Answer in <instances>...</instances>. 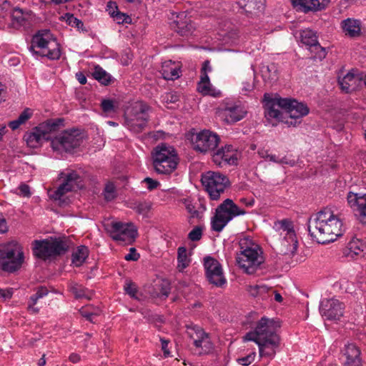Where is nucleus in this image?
<instances>
[{
	"instance_id": "nucleus-1",
	"label": "nucleus",
	"mask_w": 366,
	"mask_h": 366,
	"mask_svg": "<svg viewBox=\"0 0 366 366\" xmlns=\"http://www.w3.org/2000/svg\"><path fill=\"white\" fill-rule=\"evenodd\" d=\"M280 327L279 321L262 317L257 322L254 330L247 332L244 340L253 341L257 344L260 357L272 360L280 345V337L277 334Z\"/></svg>"
},
{
	"instance_id": "nucleus-2",
	"label": "nucleus",
	"mask_w": 366,
	"mask_h": 366,
	"mask_svg": "<svg viewBox=\"0 0 366 366\" xmlns=\"http://www.w3.org/2000/svg\"><path fill=\"white\" fill-rule=\"evenodd\" d=\"M308 231L313 239L324 244L342 236L345 228L342 220L332 210L325 209L310 218Z\"/></svg>"
},
{
	"instance_id": "nucleus-3",
	"label": "nucleus",
	"mask_w": 366,
	"mask_h": 366,
	"mask_svg": "<svg viewBox=\"0 0 366 366\" xmlns=\"http://www.w3.org/2000/svg\"><path fill=\"white\" fill-rule=\"evenodd\" d=\"M239 245L236 257L238 266L245 273L254 274L264 262L261 249L249 237L242 238Z\"/></svg>"
},
{
	"instance_id": "nucleus-4",
	"label": "nucleus",
	"mask_w": 366,
	"mask_h": 366,
	"mask_svg": "<svg viewBox=\"0 0 366 366\" xmlns=\"http://www.w3.org/2000/svg\"><path fill=\"white\" fill-rule=\"evenodd\" d=\"M30 50L51 60L59 59L61 56L59 44L49 29L39 30L33 36Z\"/></svg>"
},
{
	"instance_id": "nucleus-5",
	"label": "nucleus",
	"mask_w": 366,
	"mask_h": 366,
	"mask_svg": "<svg viewBox=\"0 0 366 366\" xmlns=\"http://www.w3.org/2000/svg\"><path fill=\"white\" fill-rule=\"evenodd\" d=\"M152 164L155 172L160 174H170L179 163L176 149L170 145L160 144L152 152Z\"/></svg>"
},
{
	"instance_id": "nucleus-6",
	"label": "nucleus",
	"mask_w": 366,
	"mask_h": 366,
	"mask_svg": "<svg viewBox=\"0 0 366 366\" xmlns=\"http://www.w3.org/2000/svg\"><path fill=\"white\" fill-rule=\"evenodd\" d=\"M22 247L16 241L0 244V268L8 272L19 269L24 262Z\"/></svg>"
},
{
	"instance_id": "nucleus-7",
	"label": "nucleus",
	"mask_w": 366,
	"mask_h": 366,
	"mask_svg": "<svg viewBox=\"0 0 366 366\" xmlns=\"http://www.w3.org/2000/svg\"><path fill=\"white\" fill-rule=\"evenodd\" d=\"M245 213L232 199H226L215 209V214L211 219L212 229L219 232L232 219Z\"/></svg>"
},
{
	"instance_id": "nucleus-8",
	"label": "nucleus",
	"mask_w": 366,
	"mask_h": 366,
	"mask_svg": "<svg viewBox=\"0 0 366 366\" xmlns=\"http://www.w3.org/2000/svg\"><path fill=\"white\" fill-rule=\"evenodd\" d=\"M149 107L142 102L132 104L125 114V124L134 133H140L147 126Z\"/></svg>"
},
{
	"instance_id": "nucleus-9",
	"label": "nucleus",
	"mask_w": 366,
	"mask_h": 366,
	"mask_svg": "<svg viewBox=\"0 0 366 366\" xmlns=\"http://www.w3.org/2000/svg\"><path fill=\"white\" fill-rule=\"evenodd\" d=\"M84 141V134L79 129L65 130L51 140L54 151L72 152L80 147Z\"/></svg>"
},
{
	"instance_id": "nucleus-10",
	"label": "nucleus",
	"mask_w": 366,
	"mask_h": 366,
	"mask_svg": "<svg viewBox=\"0 0 366 366\" xmlns=\"http://www.w3.org/2000/svg\"><path fill=\"white\" fill-rule=\"evenodd\" d=\"M201 181L212 200H218L230 184L226 175L213 171L204 173L202 175Z\"/></svg>"
},
{
	"instance_id": "nucleus-11",
	"label": "nucleus",
	"mask_w": 366,
	"mask_h": 366,
	"mask_svg": "<svg viewBox=\"0 0 366 366\" xmlns=\"http://www.w3.org/2000/svg\"><path fill=\"white\" fill-rule=\"evenodd\" d=\"M33 244L34 254L44 259L63 254L69 247L66 240L56 238L35 240Z\"/></svg>"
},
{
	"instance_id": "nucleus-12",
	"label": "nucleus",
	"mask_w": 366,
	"mask_h": 366,
	"mask_svg": "<svg viewBox=\"0 0 366 366\" xmlns=\"http://www.w3.org/2000/svg\"><path fill=\"white\" fill-rule=\"evenodd\" d=\"M61 123V119L47 120L40 124L38 127L25 135L24 138L27 144L33 148L39 147L44 142L48 141L51 138V132L57 129Z\"/></svg>"
},
{
	"instance_id": "nucleus-13",
	"label": "nucleus",
	"mask_w": 366,
	"mask_h": 366,
	"mask_svg": "<svg viewBox=\"0 0 366 366\" xmlns=\"http://www.w3.org/2000/svg\"><path fill=\"white\" fill-rule=\"evenodd\" d=\"M278 104L285 110V115L288 116L290 120L287 119L285 123L289 126L296 127L302 122V117L309 114L310 109L307 106L292 99L279 98Z\"/></svg>"
},
{
	"instance_id": "nucleus-14",
	"label": "nucleus",
	"mask_w": 366,
	"mask_h": 366,
	"mask_svg": "<svg viewBox=\"0 0 366 366\" xmlns=\"http://www.w3.org/2000/svg\"><path fill=\"white\" fill-rule=\"evenodd\" d=\"M59 176V179H62V182L51 194V197L55 200H61L66 193L78 189L81 187V177L74 170L67 169L61 172Z\"/></svg>"
},
{
	"instance_id": "nucleus-15",
	"label": "nucleus",
	"mask_w": 366,
	"mask_h": 366,
	"mask_svg": "<svg viewBox=\"0 0 366 366\" xmlns=\"http://www.w3.org/2000/svg\"><path fill=\"white\" fill-rule=\"evenodd\" d=\"M187 333L192 341V345L195 347L197 353H209L212 350L213 345L209 334L201 327L196 325H188Z\"/></svg>"
},
{
	"instance_id": "nucleus-16",
	"label": "nucleus",
	"mask_w": 366,
	"mask_h": 366,
	"mask_svg": "<svg viewBox=\"0 0 366 366\" xmlns=\"http://www.w3.org/2000/svg\"><path fill=\"white\" fill-rule=\"evenodd\" d=\"M247 113L246 108L239 102L229 99L224 100L219 109V117L227 124L240 121Z\"/></svg>"
},
{
	"instance_id": "nucleus-17",
	"label": "nucleus",
	"mask_w": 366,
	"mask_h": 366,
	"mask_svg": "<svg viewBox=\"0 0 366 366\" xmlns=\"http://www.w3.org/2000/svg\"><path fill=\"white\" fill-rule=\"evenodd\" d=\"M219 142V137L209 130H203L192 137V144L194 150L206 153L214 150Z\"/></svg>"
},
{
	"instance_id": "nucleus-18",
	"label": "nucleus",
	"mask_w": 366,
	"mask_h": 366,
	"mask_svg": "<svg viewBox=\"0 0 366 366\" xmlns=\"http://www.w3.org/2000/svg\"><path fill=\"white\" fill-rule=\"evenodd\" d=\"M110 232L114 240L125 244L132 242L137 236L136 227L132 223L112 222Z\"/></svg>"
},
{
	"instance_id": "nucleus-19",
	"label": "nucleus",
	"mask_w": 366,
	"mask_h": 366,
	"mask_svg": "<svg viewBox=\"0 0 366 366\" xmlns=\"http://www.w3.org/2000/svg\"><path fill=\"white\" fill-rule=\"evenodd\" d=\"M204 267L206 275L211 284L217 287H222L227 280L224 276L219 262L213 257H206L204 259Z\"/></svg>"
},
{
	"instance_id": "nucleus-20",
	"label": "nucleus",
	"mask_w": 366,
	"mask_h": 366,
	"mask_svg": "<svg viewBox=\"0 0 366 366\" xmlns=\"http://www.w3.org/2000/svg\"><path fill=\"white\" fill-rule=\"evenodd\" d=\"M273 228L284 237L285 240L290 247L289 251L294 253L298 245L296 234L293 228L292 222L288 219H282L274 223Z\"/></svg>"
},
{
	"instance_id": "nucleus-21",
	"label": "nucleus",
	"mask_w": 366,
	"mask_h": 366,
	"mask_svg": "<svg viewBox=\"0 0 366 366\" xmlns=\"http://www.w3.org/2000/svg\"><path fill=\"white\" fill-rule=\"evenodd\" d=\"M239 153L232 145H226L220 149H218L212 157L213 162L219 167L226 165H235L237 164Z\"/></svg>"
},
{
	"instance_id": "nucleus-22",
	"label": "nucleus",
	"mask_w": 366,
	"mask_h": 366,
	"mask_svg": "<svg viewBox=\"0 0 366 366\" xmlns=\"http://www.w3.org/2000/svg\"><path fill=\"white\" fill-rule=\"evenodd\" d=\"M347 199L357 219L361 222L366 223V194L350 192Z\"/></svg>"
},
{
	"instance_id": "nucleus-23",
	"label": "nucleus",
	"mask_w": 366,
	"mask_h": 366,
	"mask_svg": "<svg viewBox=\"0 0 366 366\" xmlns=\"http://www.w3.org/2000/svg\"><path fill=\"white\" fill-rule=\"evenodd\" d=\"M320 311L325 319L334 320L342 316L343 307L342 303L336 299H325L320 303Z\"/></svg>"
},
{
	"instance_id": "nucleus-24",
	"label": "nucleus",
	"mask_w": 366,
	"mask_h": 366,
	"mask_svg": "<svg viewBox=\"0 0 366 366\" xmlns=\"http://www.w3.org/2000/svg\"><path fill=\"white\" fill-rule=\"evenodd\" d=\"M364 75L357 70H351L342 78H339L340 88L346 93L352 92L358 89L362 84Z\"/></svg>"
},
{
	"instance_id": "nucleus-25",
	"label": "nucleus",
	"mask_w": 366,
	"mask_h": 366,
	"mask_svg": "<svg viewBox=\"0 0 366 366\" xmlns=\"http://www.w3.org/2000/svg\"><path fill=\"white\" fill-rule=\"evenodd\" d=\"M172 26L180 36L185 37L192 35L195 30L194 23L184 11L177 15Z\"/></svg>"
},
{
	"instance_id": "nucleus-26",
	"label": "nucleus",
	"mask_w": 366,
	"mask_h": 366,
	"mask_svg": "<svg viewBox=\"0 0 366 366\" xmlns=\"http://www.w3.org/2000/svg\"><path fill=\"white\" fill-rule=\"evenodd\" d=\"M342 362L343 366H361V352L354 343L345 345L342 350Z\"/></svg>"
},
{
	"instance_id": "nucleus-27",
	"label": "nucleus",
	"mask_w": 366,
	"mask_h": 366,
	"mask_svg": "<svg viewBox=\"0 0 366 366\" xmlns=\"http://www.w3.org/2000/svg\"><path fill=\"white\" fill-rule=\"evenodd\" d=\"M292 6L297 11L308 12L320 11L325 9L330 0H290Z\"/></svg>"
},
{
	"instance_id": "nucleus-28",
	"label": "nucleus",
	"mask_w": 366,
	"mask_h": 366,
	"mask_svg": "<svg viewBox=\"0 0 366 366\" xmlns=\"http://www.w3.org/2000/svg\"><path fill=\"white\" fill-rule=\"evenodd\" d=\"M163 78L166 80H174L180 76V65L179 62L171 60L162 63L160 71Z\"/></svg>"
},
{
	"instance_id": "nucleus-29",
	"label": "nucleus",
	"mask_w": 366,
	"mask_h": 366,
	"mask_svg": "<svg viewBox=\"0 0 366 366\" xmlns=\"http://www.w3.org/2000/svg\"><path fill=\"white\" fill-rule=\"evenodd\" d=\"M30 17L29 11L14 8L11 13V25L13 28L19 29L24 26Z\"/></svg>"
},
{
	"instance_id": "nucleus-30",
	"label": "nucleus",
	"mask_w": 366,
	"mask_h": 366,
	"mask_svg": "<svg viewBox=\"0 0 366 366\" xmlns=\"http://www.w3.org/2000/svg\"><path fill=\"white\" fill-rule=\"evenodd\" d=\"M366 254V242L352 238L347 244L346 254L349 257L364 256Z\"/></svg>"
},
{
	"instance_id": "nucleus-31",
	"label": "nucleus",
	"mask_w": 366,
	"mask_h": 366,
	"mask_svg": "<svg viewBox=\"0 0 366 366\" xmlns=\"http://www.w3.org/2000/svg\"><path fill=\"white\" fill-rule=\"evenodd\" d=\"M197 91L203 95H209L214 97H219L221 92L211 84L207 74L201 75V79L197 85Z\"/></svg>"
},
{
	"instance_id": "nucleus-32",
	"label": "nucleus",
	"mask_w": 366,
	"mask_h": 366,
	"mask_svg": "<svg viewBox=\"0 0 366 366\" xmlns=\"http://www.w3.org/2000/svg\"><path fill=\"white\" fill-rule=\"evenodd\" d=\"M279 98L274 99L269 102L265 105L264 115L267 120L276 119L277 121H283V113L280 110L282 109L278 104Z\"/></svg>"
},
{
	"instance_id": "nucleus-33",
	"label": "nucleus",
	"mask_w": 366,
	"mask_h": 366,
	"mask_svg": "<svg viewBox=\"0 0 366 366\" xmlns=\"http://www.w3.org/2000/svg\"><path fill=\"white\" fill-rule=\"evenodd\" d=\"M341 25L345 35L350 37L360 36L361 31V23L359 20L348 18L343 20Z\"/></svg>"
},
{
	"instance_id": "nucleus-34",
	"label": "nucleus",
	"mask_w": 366,
	"mask_h": 366,
	"mask_svg": "<svg viewBox=\"0 0 366 366\" xmlns=\"http://www.w3.org/2000/svg\"><path fill=\"white\" fill-rule=\"evenodd\" d=\"M89 255V249L86 247L81 245L74 249L71 254V263L75 267L81 266Z\"/></svg>"
},
{
	"instance_id": "nucleus-35",
	"label": "nucleus",
	"mask_w": 366,
	"mask_h": 366,
	"mask_svg": "<svg viewBox=\"0 0 366 366\" xmlns=\"http://www.w3.org/2000/svg\"><path fill=\"white\" fill-rule=\"evenodd\" d=\"M48 294V290L46 287H41L38 288L36 293L31 295L28 302V310L30 312L33 314H36L39 312V309L35 307V305L37 303V301L46 296Z\"/></svg>"
},
{
	"instance_id": "nucleus-36",
	"label": "nucleus",
	"mask_w": 366,
	"mask_h": 366,
	"mask_svg": "<svg viewBox=\"0 0 366 366\" xmlns=\"http://www.w3.org/2000/svg\"><path fill=\"white\" fill-rule=\"evenodd\" d=\"M239 6L244 9L246 12L255 14L263 9L262 0H239Z\"/></svg>"
},
{
	"instance_id": "nucleus-37",
	"label": "nucleus",
	"mask_w": 366,
	"mask_h": 366,
	"mask_svg": "<svg viewBox=\"0 0 366 366\" xmlns=\"http://www.w3.org/2000/svg\"><path fill=\"white\" fill-rule=\"evenodd\" d=\"M301 41L310 47H320L316 33L311 29H305L301 32Z\"/></svg>"
},
{
	"instance_id": "nucleus-38",
	"label": "nucleus",
	"mask_w": 366,
	"mask_h": 366,
	"mask_svg": "<svg viewBox=\"0 0 366 366\" xmlns=\"http://www.w3.org/2000/svg\"><path fill=\"white\" fill-rule=\"evenodd\" d=\"M93 77L102 84L108 85L112 80V76L99 65H95L92 71Z\"/></svg>"
},
{
	"instance_id": "nucleus-39",
	"label": "nucleus",
	"mask_w": 366,
	"mask_h": 366,
	"mask_svg": "<svg viewBox=\"0 0 366 366\" xmlns=\"http://www.w3.org/2000/svg\"><path fill=\"white\" fill-rule=\"evenodd\" d=\"M261 72L264 81H272L277 79V66L274 63L262 66Z\"/></svg>"
},
{
	"instance_id": "nucleus-40",
	"label": "nucleus",
	"mask_w": 366,
	"mask_h": 366,
	"mask_svg": "<svg viewBox=\"0 0 366 366\" xmlns=\"http://www.w3.org/2000/svg\"><path fill=\"white\" fill-rule=\"evenodd\" d=\"M177 254V268L179 272H182L189 266L190 262V260L187 257V249L184 247H179Z\"/></svg>"
},
{
	"instance_id": "nucleus-41",
	"label": "nucleus",
	"mask_w": 366,
	"mask_h": 366,
	"mask_svg": "<svg viewBox=\"0 0 366 366\" xmlns=\"http://www.w3.org/2000/svg\"><path fill=\"white\" fill-rule=\"evenodd\" d=\"M247 290L252 297H261L262 298H264L268 288L264 285H254L247 286Z\"/></svg>"
},
{
	"instance_id": "nucleus-42",
	"label": "nucleus",
	"mask_w": 366,
	"mask_h": 366,
	"mask_svg": "<svg viewBox=\"0 0 366 366\" xmlns=\"http://www.w3.org/2000/svg\"><path fill=\"white\" fill-rule=\"evenodd\" d=\"M79 312L82 317H85L89 321L94 322L95 317L99 315L100 310L91 307H82L79 310Z\"/></svg>"
},
{
	"instance_id": "nucleus-43",
	"label": "nucleus",
	"mask_w": 366,
	"mask_h": 366,
	"mask_svg": "<svg viewBox=\"0 0 366 366\" xmlns=\"http://www.w3.org/2000/svg\"><path fill=\"white\" fill-rule=\"evenodd\" d=\"M101 107L102 111L107 114H112L116 112L117 105L116 102L112 99H104L102 101Z\"/></svg>"
},
{
	"instance_id": "nucleus-44",
	"label": "nucleus",
	"mask_w": 366,
	"mask_h": 366,
	"mask_svg": "<svg viewBox=\"0 0 366 366\" xmlns=\"http://www.w3.org/2000/svg\"><path fill=\"white\" fill-rule=\"evenodd\" d=\"M64 18L69 25L76 28L78 30L86 31V30L84 28V23L79 19L76 18L73 14H66Z\"/></svg>"
},
{
	"instance_id": "nucleus-45",
	"label": "nucleus",
	"mask_w": 366,
	"mask_h": 366,
	"mask_svg": "<svg viewBox=\"0 0 366 366\" xmlns=\"http://www.w3.org/2000/svg\"><path fill=\"white\" fill-rule=\"evenodd\" d=\"M256 357V352L252 350L245 356L237 359V362L242 366H248L252 364Z\"/></svg>"
},
{
	"instance_id": "nucleus-46",
	"label": "nucleus",
	"mask_w": 366,
	"mask_h": 366,
	"mask_svg": "<svg viewBox=\"0 0 366 366\" xmlns=\"http://www.w3.org/2000/svg\"><path fill=\"white\" fill-rule=\"evenodd\" d=\"M104 196L107 201H111L115 198L116 189L113 183L109 182L106 184L104 190Z\"/></svg>"
},
{
	"instance_id": "nucleus-47",
	"label": "nucleus",
	"mask_w": 366,
	"mask_h": 366,
	"mask_svg": "<svg viewBox=\"0 0 366 366\" xmlns=\"http://www.w3.org/2000/svg\"><path fill=\"white\" fill-rule=\"evenodd\" d=\"M124 287L126 293L128 294L132 298L139 299L137 296V287L134 283L131 281H127Z\"/></svg>"
},
{
	"instance_id": "nucleus-48",
	"label": "nucleus",
	"mask_w": 366,
	"mask_h": 366,
	"mask_svg": "<svg viewBox=\"0 0 366 366\" xmlns=\"http://www.w3.org/2000/svg\"><path fill=\"white\" fill-rule=\"evenodd\" d=\"M151 209V204L148 202H141L137 204L135 209L140 214L146 215Z\"/></svg>"
},
{
	"instance_id": "nucleus-49",
	"label": "nucleus",
	"mask_w": 366,
	"mask_h": 366,
	"mask_svg": "<svg viewBox=\"0 0 366 366\" xmlns=\"http://www.w3.org/2000/svg\"><path fill=\"white\" fill-rule=\"evenodd\" d=\"M170 292V286L168 282L163 281L159 285L158 296L161 298H166Z\"/></svg>"
},
{
	"instance_id": "nucleus-50",
	"label": "nucleus",
	"mask_w": 366,
	"mask_h": 366,
	"mask_svg": "<svg viewBox=\"0 0 366 366\" xmlns=\"http://www.w3.org/2000/svg\"><path fill=\"white\" fill-rule=\"evenodd\" d=\"M202 229L201 227H195L188 234V237L192 241H198L202 238Z\"/></svg>"
},
{
	"instance_id": "nucleus-51",
	"label": "nucleus",
	"mask_w": 366,
	"mask_h": 366,
	"mask_svg": "<svg viewBox=\"0 0 366 366\" xmlns=\"http://www.w3.org/2000/svg\"><path fill=\"white\" fill-rule=\"evenodd\" d=\"M71 290L76 298L87 297L86 290L81 285H74L71 287Z\"/></svg>"
},
{
	"instance_id": "nucleus-52",
	"label": "nucleus",
	"mask_w": 366,
	"mask_h": 366,
	"mask_svg": "<svg viewBox=\"0 0 366 366\" xmlns=\"http://www.w3.org/2000/svg\"><path fill=\"white\" fill-rule=\"evenodd\" d=\"M184 207L187 212L192 215V217L198 216V212L195 209L194 205L192 204V201L189 199H185L183 201Z\"/></svg>"
},
{
	"instance_id": "nucleus-53",
	"label": "nucleus",
	"mask_w": 366,
	"mask_h": 366,
	"mask_svg": "<svg viewBox=\"0 0 366 366\" xmlns=\"http://www.w3.org/2000/svg\"><path fill=\"white\" fill-rule=\"evenodd\" d=\"M254 76L252 79L245 81L242 82V92L243 94L247 95L248 93L252 92L254 88Z\"/></svg>"
},
{
	"instance_id": "nucleus-54",
	"label": "nucleus",
	"mask_w": 366,
	"mask_h": 366,
	"mask_svg": "<svg viewBox=\"0 0 366 366\" xmlns=\"http://www.w3.org/2000/svg\"><path fill=\"white\" fill-rule=\"evenodd\" d=\"M142 183L146 184L147 188L149 190H153V189H156L160 184V183L158 181L154 180L153 179H152L150 177L145 178L142 181Z\"/></svg>"
},
{
	"instance_id": "nucleus-55",
	"label": "nucleus",
	"mask_w": 366,
	"mask_h": 366,
	"mask_svg": "<svg viewBox=\"0 0 366 366\" xmlns=\"http://www.w3.org/2000/svg\"><path fill=\"white\" fill-rule=\"evenodd\" d=\"M32 116V111L26 108L19 115L18 119L23 124H24L29 119H30Z\"/></svg>"
},
{
	"instance_id": "nucleus-56",
	"label": "nucleus",
	"mask_w": 366,
	"mask_h": 366,
	"mask_svg": "<svg viewBox=\"0 0 366 366\" xmlns=\"http://www.w3.org/2000/svg\"><path fill=\"white\" fill-rule=\"evenodd\" d=\"M139 258V254L134 247L129 249V252L125 255L124 259L127 261H137Z\"/></svg>"
},
{
	"instance_id": "nucleus-57",
	"label": "nucleus",
	"mask_w": 366,
	"mask_h": 366,
	"mask_svg": "<svg viewBox=\"0 0 366 366\" xmlns=\"http://www.w3.org/2000/svg\"><path fill=\"white\" fill-rule=\"evenodd\" d=\"M267 159H268L271 162H274L282 164H290V162H289L285 157L280 158V157H278L275 155H272V154H267Z\"/></svg>"
},
{
	"instance_id": "nucleus-58",
	"label": "nucleus",
	"mask_w": 366,
	"mask_h": 366,
	"mask_svg": "<svg viewBox=\"0 0 366 366\" xmlns=\"http://www.w3.org/2000/svg\"><path fill=\"white\" fill-rule=\"evenodd\" d=\"M314 50L317 51V54L315 55V58L318 59L320 60H322L325 58L327 55V52L325 48L322 47L320 45V47H313Z\"/></svg>"
},
{
	"instance_id": "nucleus-59",
	"label": "nucleus",
	"mask_w": 366,
	"mask_h": 366,
	"mask_svg": "<svg viewBox=\"0 0 366 366\" xmlns=\"http://www.w3.org/2000/svg\"><path fill=\"white\" fill-rule=\"evenodd\" d=\"M20 194L24 197H29L30 195L29 187L25 184H22L19 187Z\"/></svg>"
},
{
	"instance_id": "nucleus-60",
	"label": "nucleus",
	"mask_w": 366,
	"mask_h": 366,
	"mask_svg": "<svg viewBox=\"0 0 366 366\" xmlns=\"http://www.w3.org/2000/svg\"><path fill=\"white\" fill-rule=\"evenodd\" d=\"M12 295V291L11 289H0V298L6 300L10 298Z\"/></svg>"
},
{
	"instance_id": "nucleus-61",
	"label": "nucleus",
	"mask_w": 366,
	"mask_h": 366,
	"mask_svg": "<svg viewBox=\"0 0 366 366\" xmlns=\"http://www.w3.org/2000/svg\"><path fill=\"white\" fill-rule=\"evenodd\" d=\"M162 350H163L165 357L169 356L170 352L167 349L169 342L164 339H161Z\"/></svg>"
},
{
	"instance_id": "nucleus-62",
	"label": "nucleus",
	"mask_w": 366,
	"mask_h": 366,
	"mask_svg": "<svg viewBox=\"0 0 366 366\" xmlns=\"http://www.w3.org/2000/svg\"><path fill=\"white\" fill-rule=\"evenodd\" d=\"M211 71L212 66L210 65V62L209 61H205L202 65V75L207 74V72H210Z\"/></svg>"
},
{
	"instance_id": "nucleus-63",
	"label": "nucleus",
	"mask_w": 366,
	"mask_h": 366,
	"mask_svg": "<svg viewBox=\"0 0 366 366\" xmlns=\"http://www.w3.org/2000/svg\"><path fill=\"white\" fill-rule=\"evenodd\" d=\"M21 124L22 123L19 121V119H16L14 121H11L9 123V126L12 130L18 129Z\"/></svg>"
},
{
	"instance_id": "nucleus-64",
	"label": "nucleus",
	"mask_w": 366,
	"mask_h": 366,
	"mask_svg": "<svg viewBox=\"0 0 366 366\" xmlns=\"http://www.w3.org/2000/svg\"><path fill=\"white\" fill-rule=\"evenodd\" d=\"M76 77L81 84H85L86 83V78L81 72L76 73Z\"/></svg>"
}]
</instances>
